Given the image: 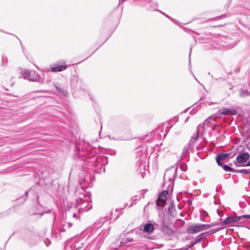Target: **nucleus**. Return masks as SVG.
<instances>
[{"label":"nucleus","instance_id":"obj_17","mask_svg":"<svg viewBox=\"0 0 250 250\" xmlns=\"http://www.w3.org/2000/svg\"><path fill=\"white\" fill-rule=\"evenodd\" d=\"M59 199L60 200L61 204H62V205L64 207L66 208L67 210H69L72 207V203H69L67 201V199L66 198H65V199L64 200V197L63 196H62V198L61 197H60Z\"/></svg>","mask_w":250,"mask_h":250},{"label":"nucleus","instance_id":"obj_6","mask_svg":"<svg viewBox=\"0 0 250 250\" xmlns=\"http://www.w3.org/2000/svg\"><path fill=\"white\" fill-rule=\"evenodd\" d=\"M90 201H91L90 199H85L83 201H79V202L76 203L75 207L78 209L80 213L87 211L91 209L92 207V205Z\"/></svg>","mask_w":250,"mask_h":250},{"label":"nucleus","instance_id":"obj_16","mask_svg":"<svg viewBox=\"0 0 250 250\" xmlns=\"http://www.w3.org/2000/svg\"><path fill=\"white\" fill-rule=\"evenodd\" d=\"M83 243L81 241L74 239L72 240L71 248L73 250H79L83 247Z\"/></svg>","mask_w":250,"mask_h":250},{"label":"nucleus","instance_id":"obj_57","mask_svg":"<svg viewBox=\"0 0 250 250\" xmlns=\"http://www.w3.org/2000/svg\"><path fill=\"white\" fill-rule=\"evenodd\" d=\"M49 170H50V171H51V172H52V170H51L50 169H49Z\"/></svg>","mask_w":250,"mask_h":250},{"label":"nucleus","instance_id":"obj_31","mask_svg":"<svg viewBox=\"0 0 250 250\" xmlns=\"http://www.w3.org/2000/svg\"><path fill=\"white\" fill-rule=\"evenodd\" d=\"M55 86L57 89V90L61 94L65 95V91L63 89H62L60 87L58 86L57 85H55Z\"/></svg>","mask_w":250,"mask_h":250},{"label":"nucleus","instance_id":"obj_21","mask_svg":"<svg viewBox=\"0 0 250 250\" xmlns=\"http://www.w3.org/2000/svg\"><path fill=\"white\" fill-rule=\"evenodd\" d=\"M154 230V226L151 223H147L144 225V231L147 233H151Z\"/></svg>","mask_w":250,"mask_h":250},{"label":"nucleus","instance_id":"obj_8","mask_svg":"<svg viewBox=\"0 0 250 250\" xmlns=\"http://www.w3.org/2000/svg\"><path fill=\"white\" fill-rule=\"evenodd\" d=\"M52 72H60L65 70L67 68L65 62L63 61H60L50 66Z\"/></svg>","mask_w":250,"mask_h":250},{"label":"nucleus","instance_id":"obj_33","mask_svg":"<svg viewBox=\"0 0 250 250\" xmlns=\"http://www.w3.org/2000/svg\"><path fill=\"white\" fill-rule=\"evenodd\" d=\"M180 168L183 171H186L187 169V165L185 163H182L180 166Z\"/></svg>","mask_w":250,"mask_h":250},{"label":"nucleus","instance_id":"obj_30","mask_svg":"<svg viewBox=\"0 0 250 250\" xmlns=\"http://www.w3.org/2000/svg\"><path fill=\"white\" fill-rule=\"evenodd\" d=\"M28 193V191H26L24 194L23 196H21L20 198H18V200L21 199L22 200V202H24V201H26V200L27 198Z\"/></svg>","mask_w":250,"mask_h":250},{"label":"nucleus","instance_id":"obj_40","mask_svg":"<svg viewBox=\"0 0 250 250\" xmlns=\"http://www.w3.org/2000/svg\"><path fill=\"white\" fill-rule=\"evenodd\" d=\"M161 13H162L163 15H164L166 17L168 18V19H170L171 20L174 21L173 19H172L170 16H169L168 15L163 13L162 12H161Z\"/></svg>","mask_w":250,"mask_h":250},{"label":"nucleus","instance_id":"obj_14","mask_svg":"<svg viewBox=\"0 0 250 250\" xmlns=\"http://www.w3.org/2000/svg\"><path fill=\"white\" fill-rule=\"evenodd\" d=\"M230 153H221L218 154H217L216 156V160L217 162V164L219 166H223V164L221 162V160H226L228 157H229L230 155Z\"/></svg>","mask_w":250,"mask_h":250},{"label":"nucleus","instance_id":"obj_36","mask_svg":"<svg viewBox=\"0 0 250 250\" xmlns=\"http://www.w3.org/2000/svg\"><path fill=\"white\" fill-rule=\"evenodd\" d=\"M200 216H202L203 217H206L208 216V213L205 211V210H203L201 212Z\"/></svg>","mask_w":250,"mask_h":250},{"label":"nucleus","instance_id":"obj_50","mask_svg":"<svg viewBox=\"0 0 250 250\" xmlns=\"http://www.w3.org/2000/svg\"><path fill=\"white\" fill-rule=\"evenodd\" d=\"M168 211H169L170 213L171 214V212L170 211L169 208H168Z\"/></svg>","mask_w":250,"mask_h":250},{"label":"nucleus","instance_id":"obj_23","mask_svg":"<svg viewBox=\"0 0 250 250\" xmlns=\"http://www.w3.org/2000/svg\"><path fill=\"white\" fill-rule=\"evenodd\" d=\"M207 236L206 235L205 232L202 233L200 234L197 235L195 239L194 244H198L201 242L202 240L204 239H206Z\"/></svg>","mask_w":250,"mask_h":250},{"label":"nucleus","instance_id":"obj_19","mask_svg":"<svg viewBox=\"0 0 250 250\" xmlns=\"http://www.w3.org/2000/svg\"><path fill=\"white\" fill-rule=\"evenodd\" d=\"M62 231L60 228H54L52 231V236L57 239H60L61 232Z\"/></svg>","mask_w":250,"mask_h":250},{"label":"nucleus","instance_id":"obj_35","mask_svg":"<svg viewBox=\"0 0 250 250\" xmlns=\"http://www.w3.org/2000/svg\"><path fill=\"white\" fill-rule=\"evenodd\" d=\"M138 200L137 196H135L131 199L132 204H135Z\"/></svg>","mask_w":250,"mask_h":250},{"label":"nucleus","instance_id":"obj_44","mask_svg":"<svg viewBox=\"0 0 250 250\" xmlns=\"http://www.w3.org/2000/svg\"><path fill=\"white\" fill-rule=\"evenodd\" d=\"M83 250H91L87 246H86Z\"/></svg>","mask_w":250,"mask_h":250},{"label":"nucleus","instance_id":"obj_1","mask_svg":"<svg viewBox=\"0 0 250 250\" xmlns=\"http://www.w3.org/2000/svg\"><path fill=\"white\" fill-rule=\"evenodd\" d=\"M99 150L87 143L76 144L74 156L83 161L82 170L90 175L104 172V165L107 163L105 156H97Z\"/></svg>","mask_w":250,"mask_h":250},{"label":"nucleus","instance_id":"obj_9","mask_svg":"<svg viewBox=\"0 0 250 250\" xmlns=\"http://www.w3.org/2000/svg\"><path fill=\"white\" fill-rule=\"evenodd\" d=\"M176 172L177 168H171L170 169L167 170L166 171L164 176V180L165 181L167 180L172 182L176 177Z\"/></svg>","mask_w":250,"mask_h":250},{"label":"nucleus","instance_id":"obj_22","mask_svg":"<svg viewBox=\"0 0 250 250\" xmlns=\"http://www.w3.org/2000/svg\"><path fill=\"white\" fill-rule=\"evenodd\" d=\"M192 147L191 146L188 144L187 146H185L183 148V152L181 154V160H183L187 155V154L189 150Z\"/></svg>","mask_w":250,"mask_h":250},{"label":"nucleus","instance_id":"obj_3","mask_svg":"<svg viewBox=\"0 0 250 250\" xmlns=\"http://www.w3.org/2000/svg\"><path fill=\"white\" fill-rule=\"evenodd\" d=\"M85 180L80 181V185L77 188L75 191V195L77 197L76 203L79 201H83L85 199H90V193L86 191L85 188L87 186L84 185L83 183Z\"/></svg>","mask_w":250,"mask_h":250},{"label":"nucleus","instance_id":"obj_41","mask_svg":"<svg viewBox=\"0 0 250 250\" xmlns=\"http://www.w3.org/2000/svg\"><path fill=\"white\" fill-rule=\"evenodd\" d=\"M73 217L77 220L79 217V215L76 213H73Z\"/></svg>","mask_w":250,"mask_h":250},{"label":"nucleus","instance_id":"obj_38","mask_svg":"<svg viewBox=\"0 0 250 250\" xmlns=\"http://www.w3.org/2000/svg\"><path fill=\"white\" fill-rule=\"evenodd\" d=\"M196 244H194V241H192L190 243V245H189V247L188 249V250L189 249V248H191L193 246H194L195 245H196Z\"/></svg>","mask_w":250,"mask_h":250},{"label":"nucleus","instance_id":"obj_15","mask_svg":"<svg viewBox=\"0 0 250 250\" xmlns=\"http://www.w3.org/2000/svg\"><path fill=\"white\" fill-rule=\"evenodd\" d=\"M241 220V216H229L222 222L223 225L229 224L232 223L236 222L239 220Z\"/></svg>","mask_w":250,"mask_h":250},{"label":"nucleus","instance_id":"obj_11","mask_svg":"<svg viewBox=\"0 0 250 250\" xmlns=\"http://www.w3.org/2000/svg\"><path fill=\"white\" fill-rule=\"evenodd\" d=\"M218 113L219 115H236L237 114V111L234 109H229L224 107L219 110Z\"/></svg>","mask_w":250,"mask_h":250},{"label":"nucleus","instance_id":"obj_32","mask_svg":"<svg viewBox=\"0 0 250 250\" xmlns=\"http://www.w3.org/2000/svg\"><path fill=\"white\" fill-rule=\"evenodd\" d=\"M8 63V59L7 57L3 56L2 57V65H6Z\"/></svg>","mask_w":250,"mask_h":250},{"label":"nucleus","instance_id":"obj_45","mask_svg":"<svg viewBox=\"0 0 250 250\" xmlns=\"http://www.w3.org/2000/svg\"><path fill=\"white\" fill-rule=\"evenodd\" d=\"M197 112V110H195V111H191L190 112L191 113V114H194L195 113H196Z\"/></svg>","mask_w":250,"mask_h":250},{"label":"nucleus","instance_id":"obj_26","mask_svg":"<svg viewBox=\"0 0 250 250\" xmlns=\"http://www.w3.org/2000/svg\"><path fill=\"white\" fill-rule=\"evenodd\" d=\"M240 96L242 97H246L250 96V92L247 90H240Z\"/></svg>","mask_w":250,"mask_h":250},{"label":"nucleus","instance_id":"obj_7","mask_svg":"<svg viewBox=\"0 0 250 250\" xmlns=\"http://www.w3.org/2000/svg\"><path fill=\"white\" fill-rule=\"evenodd\" d=\"M168 191L166 190L161 192L156 200V203L159 209H162L166 204L167 195L168 194Z\"/></svg>","mask_w":250,"mask_h":250},{"label":"nucleus","instance_id":"obj_54","mask_svg":"<svg viewBox=\"0 0 250 250\" xmlns=\"http://www.w3.org/2000/svg\"><path fill=\"white\" fill-rule=\"evenodd\" d=\"M71 224H69V227H70L71 226Z\"/></svg>","mask_w":250,"mask_h":250},{"label":"nucleus","instance_id":"obj_12","mask_svg":"<svg viewBox=\"0 0 250 250\" xmlns=\"http://www.w3.org/2000/svg\"><path fill=\"white\" fill-rule=\"evenodd\" d=\"M250 158L249 154L247 152L241 153L236 157L237 162L239 163H243L246 162Z\"/></svg>","mask_w":250,"mask_h":250},{"label":"nucleus","instance_id":"obj_53","mask_svg":"<svg viewBox=\"0 0 250 250\" xmlns=\"http://www.w3.org/2000/svg\"><path fill=\"white\" fill-rule=\"evenodd\" d=\"M187 110H188V109L184 111V112H185V113L187 111Z\"/></svg>","mask_w":250,"mask_h":250},{"label":"nucleus","instance_id":"obj_2","mask_svg":"<svg viewBox=\"0 0 250 250\" xmlns=\"http://www.w3.org/2000/svg\"><path fill=\"white\" fill-rule=\"evenodd\" d=\"M110 227L108 230H103L101 233L87 246L91 250H99L104 241V238L108 234Z\"/></svg>","mask_w":250,"mask_h":250},{"label":"nucleus","instance_id":"obj_25","mask_svg":"<svg viewBox=\"0 0 250 250\" xmlns=\"http://www.w3.org/2000/svg\"><path fill=\"white\" fill-rule=\"evenodd\" d=\"M133 241V239L132 238H126L123 239L120 243V245L121 246H125L127 245L128 243L132 242Z\"/></svg>","mask_w":250,"mask_h":250},{"label":"nucleus","instance_id":"obj_20","mask_svg":"<svg viewBox=\"0 0 250 250\" xmlns=\"http://www.w3.org/2000/svg\"><path fill=\"white\" fill-rule=\"evenodd\" d=\"M199 132L198 130H197L195 133H194L193 135L192 136L188 144L191 146L192 147H193L195 142L198 140L199 138Z\"/></svg>","mask_w":250,"mask_h":250},{"label":"nucleus","instance_id":"obj_24","mask_svg":"<svg viewBox=\"0 0 250 250\" xmlns=\"http://www.w3.org/2000/svg\"><path fill=\"white\" fill-rule=\"evenodd\" d=\"M91 179V175H87L84 177V178L82 179L81 181L83 180H85L83 183H84V185L87 186V187L85 188V189L87 188L88 187H91L90 183V181Z\"/></svg>","mask_w":250,"mask_h":250},{"label":"nucleus","instance_id":"obj_43","mask_svg":"<svg viewBox=\"0 0 250 250\" xmlns=\"http://www.w3.org/2000/svg\"><path fill=\"white\" fill-rule=\"evenodd\" d=\"M205 217H203L202 216H200V220L204 221Z\"/></svg>","mask_w":250,"mask_h":250},{"label":"nucleus","instance_id":"obj_52","mask_svg":"<svg viewBox=\"0 0 250 250\" xmlns=\"http://www.w3.org/2000/svg\"><path fill=\"white\" fill-rule=\"evenodd\" d=\"M213 104V103H209V105H211V104Z\"/></svg>","mask_w":250,"mask_h":250},{"label":"nucleus","instance_id":"obj_4","mask_svg":"<svg viewBox=\"0 0 250 250\" xmlns=\"http://www.w3.org/2000/svg\"><path fill=\"white\" fill-rule=\"evenodd\" d=\"M22 75L24 79L30 81L42 83L44 81V79L35 71L24 70L22 72Z\"/></svg>","mask_w":250,"mask_h":250},{"label":"nucleus","instance_id":"obj_13","mask_svg":"<svg viewBox=\"0 0 250 250\" xmlns=\"http://www.w3.org/2000/svg\"><path fill=\"white\" fill-rule=\"evenodd\" d=\"M50 170L47 169L42 172V177L44 180H47V183H52L53 182V179L52 175L53 173L51 174L50 173Z\"/></svg>","mask_w":250,"mask_h":250},{"label":"nucleus","instance_id":"obj_56","mask_svg":"<svg viewBox=\"0 0 250 250\" xmlns=\"http://www.w3.org/2000/svg\"><path fill=\"white\" fill-rule=\"evenodd\" d=\"M214 128H215V126H213V127H212V129H214Z\"/></svg>","mask_w":250,"mask_h":250},{"label":"nucleus","instance_id":"obj_18","mask_svg":"<svg viewBox=\"0 0 250 250\" xmlns=\"http://www.w3.org/2000/svg\"><path fill=\"white\" fill-rule=\"evenodd\" d=\"M107 221V217L101 218L99 220L97 221L93 224V228L95 229H99L102 227L103 224Z\"/></svg>","mask_w":250,"mask_h":250},{"label":"nucleus","instance_id":"obj_39","mask_svg":"<svg viewBox=\"0 0 250 250\" xmlns=\"http://www.w3.org/2000/svg\"><path fill=\"white\" fill-rule=\"evenodd\" d=\"M6 216V214L4 212L0 213V219Z\"/></svg>","mask_w":250,"mask_h":250},{"label":"nucleus","instance_id":"obj_34","mask_svg":"<svg viewBox=\"0 0 250 250\" xmlns=\"http://www.w3.org/2000/svg\"><path fill=\"white\" fill-rule=\"evenodd\" d=\"M214 233H216V231L214 230V229H212L210 230V231H207V232H205V233L206 235L207 236V237L209 235L213 234Z\"/></svg>","mask_w":250,"mask_h":250},{"label":"nucleus","instance_id":"obj_48","mask_svg":"<svg viewBox=\"0 0 250 250\" xmlns=\"http://www.w3.org/2000/svg\"><path fill=\"white\" fill-rule=\"evenodd\" d=\"M188 118H189V117H188L186 118V120H185V122H187L188 121Z\"/></svg>","mask_w":250,"mask_h":250},{"label":"nucleus","instance_id":"obj_27","mask_svg":"<svg viewBox=\"0 0 250 250\" xmlns=\"http://www.w3.org/2000/svg\"><path fill=\"white\" fill-rule=\"evenodd\" d=\"M221 167H223V169H224L226 171H229V172H236V169H235L232 168V167H229V166H228V165H223V166H221Z\"/></svg>","mask_w":250,"mask_h":250},{"label":"nucleus","instance_id":"obj_10","mask_svg":"<svg viewBox=\"0 0 250 250\" xmlns=\"http://www.w3.org/2000/svg\"><path fill=\"white\" fill-rule=\"evenodd\" d=\"M161 229L165 234L168 236L172 235L174 233L172 228L167 224H166L164 220H163L161 223Z\"/></svg>","mask_w":250,"mask_h":250},{"label":"nucleus","instance_id":"obj_42","mask_svg":"<svg viewBox=\"0 0 250 250\" xmlns=\"http://www.w3.org/2000/svg\"><path fill=\"white\" fill-rule=\"evenodd\" d=\"M212 120H213V119L211 117H208V119H206V122H209Z\"/></svg>","mask_w":250,"mask_h":250},{"label":"nucleus","instance_id":"obj_55","mask_svg":"<svg viewBox=\"0 0 250 250\" xmlns=\"http://www.w3.org/2000/svg\"><path fill=\"white\" fill-rule=\"evenodd\" d=\"M113 154H114V155L115 154V152H114H114H113Z\"/></svg>","mask_w":250,"mask_h":250},{"label":"nucleus","instance_id":"obj_29","mask_svg":"<svg viewBox=\"0 0 250 250\" xmlns=\"http://www.w3.org/2000/svg\"><path fill=\"white\" fill-rule=\"evenodd\" d=\"M44 213H51L52 214V217L54 218H55L54 214L52 212V210L51 209H48L46 210H45L43 212L40 213V216H42Z\"/></svg>","mask_w":250,"mask_h":250},{"label":"nucleus","instance_id":"obj_51","mask_svg":"<svg viewBox=\"0 0 250 250\" xmlns=\"http://www.w3.org/2000/svg\"><path fill=\"white\" fill-rule=\"evenodd\" d=\"M195 79H196V81H197L199 83V82L197 80V79H196V78L195 77Z\"/></svg>","mask_w":250,"mask_h":250},{"label":"nucleus","instance_id":"obj_49","mask_svg":"<svg viewBox=\"0 0 250 250\" xmlns=\"http://www.w3.org/2000/svg\"><path fill=\"white\" fill-rule=\"evenodd\" d=\"M234 155H235V154H233L232 155H231L230 157H229V158H233V157L234 156Z\"/></svg>","mask_w":250,"mask_h":250},{"label":"nucleus","instance_id":"obj_28","mask_svg":"<svg viewBox=\"0 0 250 250\" xmlns=\"http://www.w3.org/2000/svg\"><path fill=\"white\" fill-rule=\"evenodd\" d=\"M236 173H239L244 174H248L250 173V169H236Z\"/></svg>","mask_w":250,"mask_h":250},{"label":"nucleus","instance_id":"obj_5","mask_svg":"<svg viewBox=\"0 0 250 250\" xmlns=\"http://www.w3.org/2000/svg\"><path fill=\"white\" fill-rule=\"evenodd\" d=\"M214 225L197 224L190 226L187 229L188 234H194L199 232L205 230L212 227Z\"/></svg>","mask_w":250,"mask_h":250},{"label":"nucleus","instance_id":"obj_47","mask_svg":"<svg viewBox=\"0 0 250 250\" xmlns=\"http://www.w3.org/2000/svg\"><path fill=\"white\" fill-rule=\"evenodd\" d=\"M191 49H192V48H191V47H190V53H189V58L190 57V54H191Z\"/></svg>","mask_w":250,"mask_h":250},{"label":"nucleus","instance_id":"obj_46","mask_svg":"<svg viewBox=\"0 0 250 250\" xmlns=\"http://www.w3.org/2000/svg\"><path fill=\"white\" fill-rule=\"evenodd\" d=\"M221 229H215L214 230H215L216 232L221 230Z\"/></svg>","mask_w":250,"mask_h":250},{"label":"nucleus","instance_id":"obj_37","mask_svg":"<svg viewBox=\"0 0 250 250\" xmlns=\"http://www.w3.org/2000/svg\"><path fill=\"white\" fill-rule=\"evenodd\" d=\"M241 219L244 218H247L250 219V215H243L241 216Z\"/></svg>","mask_w":250,"mask_h":250}]
</instances>
